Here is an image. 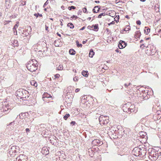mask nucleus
I'll use <instances>...</instances> for the list:
<instances>
[{
	"label": "nucleus",
	"instance_id": "bb28decb",
	"mask_svg": "<svg viewBox=\"0 0 161 161\" xmlns=\"http://www.w3.org/2000/svg\"><path fill=\"white\" fill-rule=\"evenodd\" d=\"M49 95L48 93H45L43 94L42 98H49Z\"/></svg>",
	"mask_w": 161,
	"mask_h": 161
},
{
	"label": "nucleus",
	"instance_id": "f8f14e48",
	"mask_svg": "<svg viewBox=\"0 0 161 161\" xmlns=\"http://www.w3.org/2000/svg\"><path fill=\"white\" fill-rule=\"evenodd\" d=\"M42 153L43 154L46 155L48 154L49 152L47 148H42Z\"/></svg>",
	"mask_w": 161,
	"mask_h": 161
},
{
	"label": "nucleus",
	"instance_id": "aec40b11",
	"mask_svg": "<svg viewBox=\"0 0 161 161\" xmlns=\"http://www.w3.org/2000/svg\"><path fill=\"white\" fill-rule=\"evenodd\" d=\"M161 26H158L155 29L156 32L161 33Z\"/></svg>",
	"mask_w": 161,
	"mask_h": 161
},
{
	"label": "nucleus",
	"instance_id": "f3484780",
	"mask_svg": "<svg viewBox=\"0 0 161 161\" xmlns=\"http://www.w3.org/2000/svg\"><path fill=\"white\" fill-rule=\"evenodd\" d=\"M93 29L92 30L95 31H97L98 30V25L97 24H95V25H93Z\"/></svg>",
	"mask_w": 161,
	"mask_h": 161
},
{
	"label": "nucleus",
	"instance_id": "a19ab883",
	"mask_svg": "<svg viewBox=\"0 0 161 161\" xmlns=\"http://www.w3.org/2000/svg\"><path fill=\"white\" fill-rule=\"evenodd\" d=\"M18 23L19 22H17V23L14 25V28H16H16H17L18 26Z\"/></svg>",
	"mask_w": 161,
	"mask_h": 161
},
{
	"label": "nucleus",
	"instance_id": "7ed1b4c3",
	"mask_svg": "<svg viewBox=\"0 0 161 161\" xmlns=\"http://www.w3.org/2000/svg\"><path fill=\"white\" fill-rule=\"evenodd\" d=\"M132 153L133 154L136 156L143 155L142 154V149L137 147H136L134 148Z\"/></svg>",
	"mask_w": 161,
	"mask_h": 161
},
{
	"label": "nucleus",
	"instance_id": "cd10ccee",
	"mask_svg": "<svg viewBox=\"0 0 161 161\" xmlns=\"http://www.w3.org/2000/svg\"><path fill=\"white\" fill-rule=\"evenodd\" d=\"M57 69L59 70H61L63 69V65L60 64L58 67H57Z\"/></svg>",
	"mask_w": 161,
	"mask_h": 161
},
{
	"label": "nucleus",
	"instance_id": "2f4dec72",
	"mask_svg": "<svg viewBox=\"0 0 161 161\" xmlns=\"http://www.w3.org/2000/svg\"><path fill=\"white\" fill-rule=\"evenodd\" d=\"M106 15L105 13H102L101 14H100L98 16V18H101L102 16H104Z\"/></svg>",
	"mask_w": 161,
	"mask_h": 161
},
{
	"label": "nucleus",
	"instance_id": "9d476101",
	"mask_svg": "<svg viewBox=\"0 0 161 161\" xmlns=\"http://www.w3.org/2000/svg\"><path fill=\"white\" fill-rule=\"evenodd\" d=\"M19 123V122L17 120L16 122L14 120L13 122H11L10 124L8 125V126H11V125H13V127L12 128L13 129L14 127L17 126Z\"/></svg>",
	"mask_w": 161,
	"mask_h": 161
},
{
	"label": "nucleus",
	"instance_id": "5701e85b",
	"mask_svg": "<svg viewBox=\"0 0 161 161\" xmlns=\"http://www.w3.org/2000/svg\"><path fill=\"white\" fill-rule=\"evenodd\" d=\"M18 42L17 40H13L12 42L13 46H17L18 45Z\"/></svg>",
	"mask_w": 161,
	"mask_h": 161
},
{
	"label": "nucleus",
	"instance_id": "49530a36",
	"mask_svg": "<svg viewBox=\"0 0 161 161\" xmlns=\"http://www.w3.org/2000/svg\"><path fill=\"white\" fill-rule=\"evenodd\" d=\"M142 154L143 155H142V156H144V155H145L146 153L145 152H144V151L143 150L142 151Z\"/></svg>",
	"mask_w": 161,
	"mask_h": 161
},
{
	"label": "nucleus",
	"instance_id": "473e14b6",
	"mask_svg": "<svg viewBox=\"0 0 161 161\" xmlns=\"http://www.w3.org/2000/svg\"><path fill=\"white\" fill-rule=\"evenodd\" d=\"M68 9L70 10H71L72 9H75V7L74 6H71L70 7H68Z\"/></svg>",
	"mask_w": 161,
	"mask_h": 161
},
{
	"label": "nucleus",
	"instance_id": "f704fd0d",
	"mask_svg": "<svg viewBox=\"0 0 161 161\" xmlns=\"http://www.w3.org/2000/svg\"><path fill=\"white\" fill-rule=\"evenodd\" d=\"M13 31L14 35H17V31L16 28H13Z\"/></svg>",
	"mask_w": 161,
	"mask_h": 161
},
{
	"label": "nucleus",
	"instance_id": "c9c22d12",
	"mask_svg": "<svg viewBox=\"0 0 161 161\" xmlns=\"http://www.w3.org/2000/svg\"><path fill=\"white\" fill-rule=\"evenodd\" d=\"M71 18H75V19H76L78 18V17L76 16L73 15L71 17Z\"/></svg>",
	"mask_w": 161,
	"mask_h": 161
},
{
	"label": "nucleus",
	"instance_id": "4d7b16f0",
	"mask_svg": "<svg viewBox=\"0 0 161 161\" xmlns=\"http://www.w3.org/2000/svg\"><path fill=\"white\" fill-rule=\"evenodd\" d=\"M86 41H87V40H86V41H83L82 42V43H83V44H85V43H86Z\"/></svg>",
	"mask_w": 161,
	"mask_h": 161
},
{
	"label": "nucleus",
	"instance_id": "4be33fe9",
	"mask_svg": "<svg viewBox=\"0 0 161 161\" xmlns=\"http://www.w3.org/2000/svg\"><path fill=\"white\" fill-rule=\"evenodd\" d=\"M69 52V54L72 55H74L75 53V51L73 49H70Z\"/></svg>",
	"mask_w": 161,
	"mask_h": 161
},
{
	"label": "nucleus",
	"instance_id": "0eeeda50",
	"mask_svg": "<svg viewBox=\"0 0 161 161\" xmlns=\"http://www.w3.org/2000/svg\"><path fill=\"white\" fill-rule=\"evenodd\" d=\"M92 144L96 145H102L103 144V143L98 139H96L92 142Z\"/></svg>",
	"mask_w": 161,
	"mask_h": 161
},
{
	"label": "nucleus",
	"instance_id": "ea45409f",
	"mask_svg": "<svg viewBox=\"0 0 161 161\" xmlns=\"http://www.w3.org/2000/svg\"><path fill=\"white\" fill-rule=\"evenodd\" d=\"M83 11L84 13H85L87 11V9L86 8H83Z\"/></svg>",
	"mask_w": 161,
	"mask_h": 161
},
{
	"label": "nucleus",
	"instance_id": "338daca9",
	"mask_svg": "<svg viewBox=\"0 0 161 161\" xmlns=\"http://www.w3.org/2000/svg\"><path fill=\"white\" fill-rule=\"evenodd\" d=\"M50 19L51 20H53V18H50Z\"/></svg>",
	"mask_w": 161,
	"mask_h": 161
},
{
	"label": "nucleus",
	"instance_id": "de8ad7c7",
	"mask_svg": "<svg viewBox=\"0 0 161 161\" xmlns=\"http://www.w3.org/2000/svg\"><path fill=\"white\" fill-rule=\"evenodd\" d=\"M25 130H26V132H29L30 131V130L28 128H26L25 129Z\"/></svg>",
	"mask_w": 161,
	"mask_h": 161
},
{
	"label": "nucleus",
	"instance_id": "39448f33",
	"mask_svg": "<svg viewBox=\"0 0 161 161\" xmlns=\"http://www.w3.org/2000/svg\"><path fill=\"white\" fill-rule=\"evenodd\" d=\"M17 146H14L11 147V149L9 151V153L11 155H13V153H16L17 151L16 150Z\"/></svg>",
	"mask_w": 161,
	"mask_h": 161
},
{
	"label": "nucleus",
	"instance_id": "37998d69",
	"mask_svg": "<svg viewBox=\"0 0 161 161\" xmlns=\"http://www.w3.org/2000/svg\"><path fill=\"white\" fill-rule=\"evenodd\" d=\"M23 114H23V113H21L19 115H18V116H17V118H16V119H18V117L19 116V118H20L21 115H22Z\"/></svg>",
	"mask_w": 161,
	"mask_h": 161
},
{
	"label": "nucleus",
	"instance_id": "680f3d73",
	"mask_svg": "<svg viewBox=\"0 0 161 161\" xmlns=\"http://www.w3.org/2000/svg\"><path fill=\"white\" fill-rule=\"evenodd\" d=\"M34 15L35 16H36L37 17H38V16H37V14H34Z\"/></svg>",
	"mask_w": 161,
	"mask_h": 161
},
{
	"label": "nucleus",
	"instance_id": "8fccbe9b",
	"mask_svg": "<svg viewBox=\"0 0 161 161\" xmlns=\"http://www.w3.org/2000/svg\"><path fill=\"white\" fill-rule=\"evenodd\" d=\"M75 123V121H72L71 122L70 124H71L74 125Z\"/></svg>",
	"mask_w": 161,
	"mask_h": 161
},
{
	"label": "nucleus",
	"instance_id": "69168bd1",
	"mask_svg": "<svg viewBox=\"0 0 161 161\" xmlns=\"http://www.w3.org/2000/svg\"><path fill=\"white\" fill-rule=\"evenodd\" d=\"M2 16V13L1 12H0V18Z\"/></svg>",
	"mask_w": 161,
	"mask_h": 161
},
{
	"label": "nucleus",
	"instance_id": "e2e57ef3",
	"mask_svg": "<svg viewBox=\"0 0 161 161\" xmlns=\"http://www.w3.org/2000/svg\"><path fill=\"white\" fill-rule=\"evenodd\" d=\"M141 1L144 2L146 1V0H140Z\"/></svg>",
	"mask_w": 161,
	"mask_h": 161
},
{
	"label": "nucleus",
	"instance_id": "72a5a7b5",
	"mask_svg": "<svg viewBox=\"0 0 161 161\" xmlns=\"http://www.w3.org/2000/svg\"><path fill=\"white\" fill-rule=\"evenodd\" d=\"M78 77L76 76H75L73 78V80L74 81L76 82L78 81Z\"/></svg>",
	"mask_w": 161,
	"mask_h": 161
},
{
	"label": "nucleus",
	"instance_id": "052dcab7",
	"mask_svg": "<svg viewBox=\"0 0 161 161\" xmlns=\"http://www.w3.org/2000/svg\"><path fill=\"white\" fill-rule=\"evenodd\" d=\"M91 17H89V18H87V20H90L91 19Z\"/></svg>",
	"mask_w": 161,
	"mask_h": 161
},
{
	"label": "nucleus",
	"instance_id": "a211bd4d",
	"mask_svg": "<svg viewBox=\"0 0 161 161\" xmlns=\"http://www.w3.org/2000/svg\"><path fill=\"white\" fill-rule=\"evenodd\" d=\"M94 54V52L93 51L92 49H91L89 53V56L91 58H92Z\"/></svg>",
	"mask_w": 161,
	"mask_h": 161
},
{
	"label": "nucleus",
	"instance_id": "c03bdc74",
	"mask_svg": "<svg viewBox=\"0 0 161 161\" xmlns=\"http://www.w3.org/2000/svg\"><path fill=\"white\" fill-rule=\"evenodd\" d=\"M47 1H48V0H47L45 3L44 4L43 6V7H45V6L47 4H48V2H47Z\"/></svg>",
	"mask_w": 161,
	"mask_h": 161
},
{
	"label": "nucleus",
	"instance_id": "ddd939ff",
	"mask_svg": "<svg viewBox=\"0 0 161 161\" xmlns=\"http://www.w3.org/2000/svg\"><path fill=\"white\" fill-rule=\"evenodd\" d=\"M134 106L133 105H131L128 108V112H133L134 111Z\"/></svg>",
	"mask_w": 161,
	"mask_h": 161
},
{
	"label": "nucleus",
	"instance_id": "4c0bfd02",
	"mask_svg": "<svg viewBox=\"0 0 161 161\" xmlns=\"http://www.w3.org/2000/svg\"><path fill=\"white\" fill-rule=\"evenodd\" d=\"M60 76V75L59 74H56L55 75V77L56 78H58Z\"/></svg>",
	"mask_w": 161,
	"mask_h": 161
},
{
	"label": "nucleus",
	"instance_id": "3c124183",
	"mask_svg": "<svg viewBox=\"0 0 161 161\" xmlns=\"http://www.w3.org/2000/svg\"><path fill=\"white\" fill-rule=\"evenodd\" d=\"M85 27L84 26V27H82V28H81L80 29V30H81V31L85 29Z\"/></svg>",
	"mask_w": 161,
	"mask_h": 161
},
{
	"label": "nucleus",
	"instance_id": "774afa93",
	"mask_svg": "<svg viewBox=\"0 0 161 161\" xmlns=\"http://www.w3.org/2000/svg\"><path fill=\"white\" fill-rule=\"evenodd\" d=\"M47 9L46 8H45L44 9V10H45V11H47Z\"/></svg>",
	"mask_w": 161,
	"mask_h": 161
},
{
	"label": "nucleus",
	"instance_id": "864d4df0",
	"mask_svg": "<svg viewBox=\"0 0 161 161\" xmlns=\"http://www.w3.org/2000/svg\"><path fill=\"white\" fill-rule=\"evenodd\" d=\"M87 28L88 29H91V26H90V25H89L87 27Z\"/></svg>",
	"mask_w": 161,
	"mask_h": 161
},
{
	"label": "nucleus",
	"instance_id": "58836bf2",
	"mask_svg": "<svg viewBox=\"0 0 161 161\" xmlns=\"http://www.w3.org/2000/svg\"><path fill=\"white\" fill-rule=\"evenodd\" d=\"M25 2L23 1V2H22L20 4V5L21 6H23L24 5H25Z\"/></svg>",
	"mask_w": 161,
	"mask_h": 161
},
{
	"label": "nucleus",
	"instance_id": "a18cd8bd",
	"mask_svg": "<svg viewBox=\"0 0 161 161\" xmlns=\"http://www.w3.org/2000/svg\"><path fill=\"white\" fill-rule=\"evenodd\" d=\"M80 90V89L79 88H77L75 90V92H79Z\"/></svg>",
	"mask_w": 161,
	"mask_h": 161
},
{
	"label": "nucleus",
	"instance_id": "6e6d98bb",
	"mask_svg": "<svg viewBox=\"0 0 161 161\" xmlns=\"http://www.w3.org/2000/svg\"><path fill=\"white\" fill-rule=\"evenodd\" d=\"M60 25L61 26H62L63 25V23H62V21H61V20H60Z\"/></svg>",
	"mask_w": 161,
	"mask_h": 161
},
{
	"label": "nucleus",
	"instance_id": "603ef678",
	"mask_svg": "<svg viewBox=\"0 0 161 161\" xmlns=\"http://www.w3.org/2000/svg\"><path fill=\"white\" fill-rule=\"evenodd\" d=\"M11 22V21H9V20L6 21V23L5 24H8L9 22Z\"/></svg>",
	"mask_w": 161,
	"mask_h": 161
},
{
	"label": "nucleus",
	"instance_id": "5fc2aeb1",
	"mask_svg": "<svg viewBox=\"0 0 161 161\" xmlns=\"http://www.w3.org/2000/svg\"><path fill=\"white\" fill-rule=\"evenodd\" d=\"M95 2L97 3H100V1H95Z\"/></svg>",
	"mask_w": 161,
	"mask_h": 161
},
{
	"label": "nucleus",
	"instance_id": "4468645a",
	"mask_svg": "<svg viewBox=\"0 0 161 161\" xmlns=\"http://www.w3.org/2000/svg\"><path fill=\"white\" fill-rule=\"evenodd\" d=\"M100 8H98V6H95L92 10L93 13H97L99 10Z\"/></svg>",
	"mask_w": 161,
	"mask_h": 161
},
{
	"label": "nucleus",
	"instance_id": "2eb2a0df",
	"mask_svg": "<svg viewBox=\"0 0 161 161\" xmlns=\"http://www.w3.org/2000/svg\"><path fill=\"white\" fill-rule=\"evenodd\" d=\"M104 116H103V115H101L99 117V121L100 124H102L103 123L102 122H103V119H104Z\"/></svg>",
	"mask_w": 161,
	"mask_h": 161
},
{
	"label": "nucleus",
	"instance_id": "412c9836",
	"mask_svg": "<svg viewBox=\"0 0 161 161\" xmlns=\"http://www.w3.org/2000/svg\"><path fill=\"white\" fill-rule=\"evenodd\" d=\"M159 5L157 4H155L154 6V9L155 10L156 12H158L159 10Z\"/></svg>",
	"mask_w": 161,
	"mask_h": 161
},
{
	"label": "nucleus",
	"instance_id": "c756f323",
	"mask_svg": "<svg viewBox=\"0 0 161 161\" xmlns=\"http://www.w3.org/2000/svg\"><path fill=\"white\" fill-rule=\"evenodd\" d=\"M76 43L77 44V47H82V44H79V42L78 41H76Z\"/></svg>",
	"mask_w": 161,
	"mask_h": 161
},
{
	"label": "nucleus",
	"instance_id": "f257e3e1",
	"mask_svg": "<svg viewBox=\"0 0 161 161\" xmlns=\"http://www.w3.org/2000/svg\"><path fill=\"white\" fill-rule=\"evenodd\" d=\"M37 61L34 59L29 61L26 66L28 69L32 72L36 71L37 69Z\"/></svg>",
	"mask_w": 161,
	"mask_h": 161
},
{
	"label": "nucleus",
	"instance_id": "09e8293b",
	"mask_svg": "<svg viewBox=\"0 0 161 161\" xmlns=\"http://www.w3.org/2000/svg\"><path fill=\"white\" fill-rule=\"evenodd\" d=\"M48 27L47 26V25H46L45 26V30L46 31H48Z\"/></svg>",
	"mask_w": 161,
	"mask_h": 161
},
{
	"label": "nucleus",
	"instance_id": "9b49d317",
	"mask_svg": "<svg viewBox=\"0 0 161 161\" xmlns=\"http://www.w3.org/2000/svg\"><path fill=\"white\" fill-rule=\"evenodd\" d=\"M147 47L148 48L150 47V50L152 52L154 53L155 52V47L153 45H149L147 46Z\"/></svg>",
	"mask_w": 161,
	"mask_h": 161
},
{
	"label": "nucleus",
	"instance_id": "1a4fd4ad",
	"mask_svg": "<svg viewBox=\"0 0 161 161\" xmlns=\"http://www.w3.org/2000/svg\"><path fill=\"white\" fill-rule=\"evenodd\" d=\"M23 154H20L19 156L17 157L16 158L17 161H26L25 158Z\"/></svg>",
	"mask_w": 161,
	"mask_h": 161
},
{
	"label": "nucleus",
	"instance_id": "bf43d9fd",
	"mask_svg": "<svg viewBox=\"0 0 161 161\" xmlns=\"http://www.w3.org/2000/svg\"><path fill=\"white\" fill-rule=\"evenodd\" d=\"M113 22L114 23V22L113 21L112 22H111V23H109V24H108V25H110L111 24H113Z\"/></svg>",
	"mask_w": 161,
	"mask_h": 161
},
{
	"label": "nucleus",
	"instance_id": "e433bc0d",
	"mask_svg": "<svg viewBox=\"0 0 161 161\" xmlns=\"http://www.w3.org/2000/svg\"><path fill=\"white\" fill-rule=\"evenodd\" d=\"M136 24H137L139 25H140L141 24V22L140 20H137L136 21Z\"/></svg>",
	"mask_w": 161,
	"mask_h": 161
},
{
	"label": "nucleus",
	"instance_id": "20e7f679",
	"mask_svg": "<svg viewBox=\"0 0 161 161\" xmlns=\"http://www.w3.org/2000/svg\"><path fill=\"white\" fill-rule=\"evenodd\" d=\"M139 135L140 136V138L142 139V141H143L144 142H145L147 139V137L146 133L141 131L140 132Z\"/></svg>",
	"mask_w": 161,
	"mask_h": 161
},
{
	"label": "nucleus",
	"instance_id": "7c9ffc66",
	"mask_svg": "<svg viewBox=\"0 0 161 161\" xmlns=\"http://www.w3.org/2000/svg\"><path fill=\"white\" fill-rule=\"evenodd\" d=\"M126 28L124 29V31H128L130 29V27L129 25H126Z\"/></svg>",
	"mask_w": 161,
	"mask_h": 161
},
{
	"label": "nucleus",
	"instance_id": "6e6552de",
	"mask_svg": "<svg viewBox=\"0 0 161 161\" xmlns=\"http://www.w3.org/2000/svg\"><path fill=\"white\" fill-rule=\"evenodd\" d=\"M108 119L109 117L108 116H104V118L103 119V123L101 124L100 125H106L108 123Z\"/></svg>",
	"mask_w": 161,
	"mask_h": 161
},
{
	"label": "nucleus",
	"instance_id": "6ab92c4d",
	"mask_svg": "<svg viewBox=\"0 0 161 161\" xmlns=\"http://www.w3.org/2000/svg\"><path fill=\"white\" fill-rule=\"evenodd\" d=\"M145 28H146V29H145L144 30V32L145 34H148L150 31V28H149L146 27H145Z\"/></svg>",
	"mask_w": 161,
	"mask_h": 161
},
{
	"label": "nucleus",
	"instance_id": "c85d7f7f",
	"mask_svg": "<svg viewBox=\"0 0 161 161\" xmlns=\"http://www.w3.org/2000/svg\"><path fill=\"white\" fill-rule=\"evenodd\" d=\"M70 116V115L69 114H66L64 116V118L65 120H66Z\"/></svg>",
	"mask_w": 161,
	"mask_h": 161
},
{
	"label": "nucleus",
	"instance_id": "13d9d810",
	"mask_svg": "<svg viewBox=\"0 0 161 161\" xmlns=\"http://www.w3.org/2000/svg\"><path fill=\"white\" fill-rule=\"evenodd\" d=\"M125 17L126 18H127V19H129V17L128 15H126Z\"/></svg>",
	"mask_w": 161,
	"mask_h": 161
},
{
	"label": "nucleus",
	"instance_id": "79ce46f5",
	"mask_svg": "<svg viewBox=\"0 0 161 161\" xmlns=\"http://www.w3.org/2000/svg\"><path fill=\"white\" fill-rule=\"evenodd\" d=\"M131 84V83H129V84L128 85H127V84H125V87H128Z\"/></svg>",
	"mask_w": 161,
	"mask_h": 161
},
{
	"label": "nucleus",
	"instance_id": "b1692460",
	"mask_svg": "<svg viewBox=\"0 0 161 161\" xmlns=\"http://www.w3.org/2000/svg\"><path fill=\"white\" fill-rule=\"evenodd\" d=\"M22 121H21L19 123V125L22 126H24V125H25V123H26L25 121L24 120V119H22Z\"/></svg>",
	"mask_w": 161,
	"mask_h": 161
},
{
	"label": "nucleus",
	"instance_id": "dca6fc26",
	"mask_svg": "<svg viewBox=\"0 0 161 161\" xmlns=\"http://www.w3.org/2000/svg\"><path fill=\"white\" fill-rule=\"evenodd\" d=\"M31 85L35 86L36 87L37 86V84L36 81L35 80H32L31 81Z\"/></svg>",
	"mask_w": 161,
	"mask_h": 161
},
{
	"label": "nucleus",
	"instance_id": "393cba45",
	"mask_svg": "<svg viewBox=\"0 0 161 161\" xmlns=\"http://www.w3.org/2000/svg\"><path fill=\"white\" fill-rule=\"evenodd\" d=\"M82 75L85 77L87 76H88V71H84L81 73Z\"/></svg>",
	"mask_w": 161,
	"mask_h": 161
},
{
	"label": "nucleus",
	"instance_id": "a878e982",
	"mask_svg": "<svg viewBox=\"0 0 161 161\" xmlns=\"http://www.w3.org/2000/svg\"><path fill=\"white\" fill-rule=\"evenodd\" d=\"M67 26L69 27L71 29H73L74 27V25L72 23H69L67 25Z\"/></svg>",
	"mask_w": 161,
	"mask_h": 161
},
{
	"label": "nucleus",
	"instance_id": "0e129e2a",
	"mask_svg": "<svg viewBox=\"0 0 161 161\" xmlns=\"http://www.w3.org/2000/svg\"><path fill=\"white\" fill-rule=\"evenodd\" d=\"M57 34H58V36H61V35H60V34H58V33H57Z\"/></svg>",
	"mask_w": 161,
	"mask_h": 161
},
{
	"label": "nucleus",
	"instance_id": "423d86ee",
	"mask_svg": "<svg viewBox=\"0 0 161 161\" xmlns=\"http://www.w3.org/2000/svg\"><path fill=\"white\" fill-rule=\"evenodd\" d=\"M118 46L120 49H122L125 47L126 46L125 42L124 41L122 40L120 41Z\"/></svg>",
	"mask_w": 161,
	"mask_h": 161
},
{
	"label": "nucleus",
	"instance_id": "f03ea898",
	"mask_svg": "<svg viewBox=\"0 0 161 161\" xmlns=\"http://www.w3.org/2000/svg\"><path fill=\"white\" fill-rule=\"evenodd\" d=\"M149 157L153 161L156 160L158 157V153L154 149H148Z\"/></svg>",
	"mask_w": 161,
	"mask_h": 161
}]
</instances>
